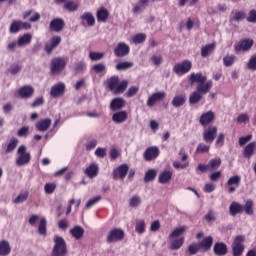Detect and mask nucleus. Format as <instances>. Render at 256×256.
Segmentation results:
<instances>
[{
	"instance_id": "26",
	"label": "nucleus",
	"mask_w": 256,
	"mask_h": 256,
	"mask_svg": "<svg viewBox=\"0 0 256 256\" xmlns=\"http://www.w3.org/2000/svg\"><path fill=\"white\" fill-rule=\"evenodd\" d=\"M11 243L8 240H0V256L11 255Z\"/></svg>"
},
{
	"instance_id": "58",
	"label": "nucleus",
	"mask_w": 256,
	"mask_h": 256,
	"mask_svg": "<svg viewBox=\"0 0 256 256\" xmlns=\"http://www.w3.org/2000/svg\"><path fill=\"white\" fill-rule=\"evenodd\" d=\"M85 69H87V64L83 61L78 62L74 67L75 73H83Z\"/></svg>"
},
{
	"instance_id": "23",
	"label": "nucleus",
	"mask_w": 256,
	"mask_h": 256,
	"mask_svg": "<svg viewBox=\"0 0 256 256\" xmlns=\"http://www.w3.org/2000/svg\"><path fill=\"white\" fill-rule=\"evenodd\" d=\"M127 117H128L127 111L125 110L118 111L112 115V121L117 124L125 123V121H127Z\"/></svg>"
},
{
	"instance_id": "63",
	"label": "nucleus",
	"mask_w": 256,
	"mask_h": 256,
	"mask_svg": "<svg viewBox=\"0 0 256 256\" xmlns=\"http://www.w3.org/2000/svg\"><path fill=\"white\" fill-rule=\"evenodd\" d=\"M137 93H139V87L132 86L128 89L125 95L126 97H133L134 95H137Z\"/></svg>"
},
{
	"instance_id": "39",
	"label": "nucleus",
	"mask_w": 256,
	"mask_h": 256,
	"mask_svg": "<svg viewBox=\"0 0 256 256\" xmlns=\"http://www.w3.org/2000/svg\"><path fill=\"white\" fill-rule=\"evenodd\" d=\"M215 50V43L208 44L206 46H202L201 48V57H209L210 53H213Z\"/></svg>"
},
{
	"instance_id": "45",
	"label": "nucleus",
	"mask_w": 256,
	"mask_h": 256,
	"mask_svg": "<svg viewBox=\"0 0 256 256\" xmlns=\"http://www.w3.org/2000/svg\"><path fill=\"white\" fill-rule=\"evenodd\" d=\"M141 205V198L138 195H134L129 199V207L137 209Z\"/></svg>"
},
{
	"instance_id": "21",
	"label": "nucleus",
	"mask_w": 256,
	"mask_h": 256,
	"mask_svg": "<svg viewBox=\"0 0 256 256\" xmlns=\"http://www.w3.org/2000/svg\"><path fill=\"white\" fill-rule=\"evenodd\" d=\"M253 47V40L245 39L234 45L235 51H249Z\"/></svg>"
},
{
	"instance_id": "56",
	"label": "nucleus",
	"mask_w": 256,
	"mask_h": 256,
	"mask_svg": "<svg viewBox=\"0 0 256 256\" xmlns=\"http://www.w3.org/2000/svg\"><path fill=\"white\" fill-rule=\"evenodd\" d=\"M29 197V192L19 194L13 201L14 203H25Z\"/></svg>"
},
{
	"instance_id": "25",
	"label": "nucleus",
	"mask_w": 256,
	"mask_h": 256,
	"mask_svg": "<svg viewBox=\"0 0 256 256\" xmlns=\"http://www.w3.org/2000/svg\"><path fill=\"white\" fill-rule=\"evenodd\" d=\"M149 5V0H139L138 4H134L132 8V13L134 15H139V13H143L145 11V7Z\"/></svg>"
},
{
	"instance_id": "59",
	"label": "nucleus",
	"mask_w": 256,
	"mask_h": 256,
	"mask_svg": "<svg viewBox=\"0 0 256 256\" xmlns=\"http://www.w3.org/2000/svg\"><path fill=\"white\" fill-rule=\"evenodd\" d=\"M100 201H101V196H96L88 200V202L86 203V209H91V207H93L94 205H97V203H99Z\"/></svg>"
},
{
	"instance_id": "46",
	"label": "nucleus",
	"mask_w": 256,
	"mask_h": 256,
	"mask_svg": "<svg viewBox=\"0 0 256 256\" xmlns=\"http://www.w3.org/2000/svg\"><path fill=\"white\" fill-rule=\"evenodd\" d=\"M245 17L246 14L244 11H235L233 16L230 18V21H235L236 23H239V21H243Z\"/></svg>"
},
{
	"instance_id": "32",
	"label": "nucleus",
	"mask_w": 256,
	"mask_h": 256,
	"mask_svg": "<svg viewBox=\"0 0 256 256\" xmlns=\"http://www.w3.org/2000/svg\"><path fill=\"white\" fill-rule=\"evenodd\" d=\"M32 40L33 35H31L30 33H26L18 38V47H25L27 45H30Z\"/></svg>"
},
{
	"instance_id": "4",
	"label": "nucleus",
	"mask_w": 256,
	"mask_h": 256,
	"mask_svg": "<svg viewBox=\"0 0 256 256\" xmlns=\"http://www.w3.org/2000/svg\"><path fill=\"white\" fill-rule=\"evenodd\" d=\"M65 67H67V59L63 57H56L51 60V63H50L51 73H60V71H63Z\"/></svg>"
},
{
	"instance_id": "7",
	"label": "nucleus",
	"mask_w": 256,
	"mask_h": 256,
	"mask_svg": "<svg viewBox=\"0 0 256 256\" xmlns=\"http://www.w3.org/2000/svg\"><path fill=\"white\" fill-rule=\"evenodd\" d=\"M193 67V64L189 60H184L181 63L176 64L173 67V72L176 75H186V73H189Z\"/></svg>"
},
{
	"instance_id": "2",
	"label": "nucleus",
	"mask_w": 256,
	"mask_h": 256,
	"mask_svg": "<svg viewBox=\"0 0 256 256\" xmlns=\"http://www.w3.org/2000/svg\"><path fill=\"white\" fill-rule=\"evenodd\" d=\"M127 85H129V82L127 80H123L122 82H119L118 76H112L107 81V87L110 91L114 93V95H120V93H125V89H127Z\"/></svg>"
},
{
	"instance_id": "41",
	"label": "nucleus",
	"mask_w": 256,
	"mask_h": 256,
	"mask_svg": "<svg viewBox=\"0 0 256 256\" xmlns=\"http://www.w3.org/2000/svg\"><path fill=\"white\" fill-rule=\"evenodd\" d=\"M38 233L42 235V237H47V219L41 218L38 226Z\"/></svg>"
},
{
	"instance_id": "44",
	"label": "nucleus",
	"mask_w": 256,
	"mask_h": 256,
	"mask_svg": "<svg viewBox=\"0 0 256 256\" xmlns=\"http://www.w3.org/2000/svg\"><path fill=\"white\" fill-rule=\"evenodd\" d=\"M201 99H203V95L200 94L197 90L194 91L190 97H189V103L191 105H196V103H199V101H201Z\"/></svg>"
},
{
	"instance_id": "47",
	"label": "nucleus",
	"mask_w": 256,
	"mask_h": 256,
	"mask_svg": "<svg viewBox=\"0 0 256 256\" xmlns=\"http://www.w3.org/2000/svg\"><path fill=\"white\" fill-rule=\"evenodd\" d=\"M157 177V170L150 169L145 173L144 181L145 183H149V181H153Z\"/></svg>"
},
{
	"instance_id": "12",
	"label": "nucleus",
	"mask_w": 256,
	"mask_h": 256,
	"mask_svg": "<svg viewBox=\"0 0 256 256\" xmlns=\"http://www.w3.org/2000/svg\"><path fill=\"white\" fill-rule=\"evenodd\" d=\"M65 83L59 82L58 84H55L50 89V95L51 97L57 98L65 95Z\"/></svg>"
},
{
	"instance_id": "13",
	"label": "nucleus",
	"mask_w": 256,
	"mask_h": 256,
	"mask_svg": "<svg viewBox=\"0 0 256 256\" xmlns=\"http://www.w3.org/2000/svg\"><path fill=\"white\" fill-rule=\"evenodd\" d=\"M239 185H241V176L236 175V176L230 177L227 181V186L229 187L228 193H235Z\"/></svg>"
},
{
	"instance_id": "10",
	"label": "nucleus",
	"mask_w": 256,
	"mask_h": 256,
	"mask_svg": "<svg viewBox=\"0 0 256 256\" xmlns=\"http://www.w3.org/2000/svg\"><path fill=\"white\" fill-rule=\"evenodd\" d=\"M217 137V126H209L207 130L203 132V139L206 143H213Z\"/></svg>"
},
{
	"instance_id": "55",
	"label": "nucleus",
	"mask_w": 256,
	"mask_h": 256,
	"mask_svg": "<svg viewBox=\"0 0 256 256\" xmlns=\"http://www.w3.org/2000/svg\"><path fill=\"white\" fill-rule=\"evenodd\" d=\"M29 133H31L29 126H23L17 132L18 137H29Z\"/></svg>"
},
{
	"instance_id": "24",
	"label": "nucleus",
	"mask_w": 256,
	"mask_h": 256,
	"mask_svg": "<svg viewBox=\"0 0 256 256\" xmlns=\"http://www.w3.org/2000/svg\"><path fill=\"white\" fill-rule=\"evenodd\" d=\"M171 179H173V172L169 170H164L158 176V183H161V185H165L169 183Z\"/></svg>"
},
{
	"instance_id": "57",
	"label": "nucleus",
	"mask_w": 256,
	"mask_h": 256,
	"mask_svg": "<svg viewBox=\"0 0 256 256\" xmlns=\"http://www.w3.org/2000/svg\"><path fill=\"white\" fill-rule=\"evenodd\" d=\"M135 231L139 235H143L145 233V221H139L136 223Z\"/></svg>"
},
{
	"instance_id": "62",
	"label": "nucleus",
	"mask_w": 256,
	"mask_h": 256,
	"mask_svg": "<svg viewBox=\"0 0 256 256\" xmlns=\"http://www.w3.org/2000/svg\"><path fill=\"white\" fill-rule=\"evenodd\" d=\"M55 184L54 183H47L44 186V191L47 195H51V193H54L55 191Z\"/></svg>"
},
{
	"instance_id": "50",
	"label": "nucleus",
	"mask_w": 256,
	"mask_h": 256,
	"mask_svg": "<svg viewBox=\"0 0 256 256\" xmlns=\"http://www.w3.org/2000/svg\"><path fill=\"white\" fill-rule=\"evenodd\" d=\"M209 169L210 171H215L216 169H219V167H221V159H212L210 160V162L208 163Z\"/></svg>"
},
{
	"instance_id": "27",
	"label": "nucleus",
	"mask_w": 256,
	"mask_h": 256,
	"mask_svg": "<svg viewBox=\"0 0 256 256\" xmlns=\"http://www.w3.org/2000/svg\"><path fill=\"white\" fill-rule=\"evenodd\" d=\"M52 120L51 118L41 119L36 123V129L40 132H45L49 127H51Z\"/></svg>"
},
{
	"instance_id": "8",
	"label": "nucleus",
	"mask_w": 256,
	"mask_h": 256,
	"mask_svg": "<svg viewBox=\"0 0 256 256\" xmlns=\"http://www.w3.org/2000/svg\"><path fill=\"white\" fill-rule=\"evenodd\" d=\"M127 173H129V165L127 164H122L116 169L113 170V179H124L127 177Z\"/></svg>"
},
{
	"instance_id": "52",
	"label": "nucleus",
	"mask_w": 256,
	"mask_h": 256,
	"mask_svg": "<svg viewBox=\"0 0 256 256\" xmlns=\"http://www.w3.org/2000/svg\"><path fill=\"white\" fill-rule=\"evenodd\" d=\"M243 211L246 215H253V201L247 200L245 205L243 206Z\"/></svg>"
},
{
	"instance_id": "42",
	"label": "nucleus",
	"mask_w": 256,
	"mask_h": 256,
	"mask_svg": "<svg viewBox=\"0 0 256 256\" xmlns=\"http://www.w3.org/2000/svg\"><path fill=\"white\" fill-rule=\"evenodd\" d=\"M212 246H213V237L211 236L205 237L200 243V247H202V249H205V251H209V249H211Z\"/></svg>"
},
{
	"instance_id": "14",
	"label": "nucleus",
	"mask_w": 256,
	"mask_h": 256,
	"mask_svg": "<svg viewBox=\"0 0 256 256\" xmlns=\"http://www.w3.org/2000/svg\"><path fill=\"white\" fill-rule=\"evenodd\" d=\"M129 51H131L129 45L125 44V42H120L114 49V55H116V57H125L129 55Z\"/></svg>"
},
{
	"instance_id": "9",
	"label": "nucleus",
	"mask_w": 256,
	"mask_h": 256,
	"mask_svg": "<svg viewBox=\"0 0 256 256\" xmlns=\"http://www.w3.org/2000/svg\"><path fill=\"white\" fill-rule=\"evenodd\" d=\"M63 27H65V20L63 18H54L49 25L50 31H54V33H61Z\"/></svg>"
},
{
	"instance_id": "20",
	"label": "nucleus",
	"mask_w": 256,
	"mask_h": 256,
	"mask_svg": "<svg viewBox=\"0 0 256 256\" xmlns=\"http://www.w3.org/2000/svg\"><path fill=\"white\" fill-rule=\"evenodd\" d=\"M81 25H88V27H93L95 25V16L91 12H84L80 16Z\"/></svg>"
},
{
	"instance_id": "33",
	"label": "nucleus",
	"mask_w": 256,
	"mask_h": 256,
	"mask_svg": "<svg viewBox=\"0 0 256 256\" xmlns=\"http://www.w3.org/2000/svg\"><path fill=\"white\" fill-rule=\"evenodd\" d=\"M96 17L99 23H107V19H109V11L105 8H101L97 11Z\"/></svg>"
},
{
	"instance_id": "49",
	"label": "nucleus",
	"mask_w": 256,
	"mask_h": 256,
	"mask_svg": "<svg viewBox=\"0 0 256 256\" xmlns=\"http://www.w3.org/2000/svg\"><path fill=\"white\" fill-rule=\"evenodd\" d=\"M103 57H105V53H103V52H93V51H91L89 53V59L91 61H101V59H103Z\"/></svg>"
},
{
	"instance_id": "61",
	"label": "nucleus",
	"mask_w": 256,
	"mask_h": 256,
	"mask_svg": "<svg viewBox=\"0 0 256 256\" xmlns=\"http://www.w3.org/2000/svg\"><path fill=\"white\" fill-rule=\"evenodd\" d=\"M41 105H45V98H43V96L36 98L34 102L31 104V107L35 109L37 107H41Z\"/></svg>"
},
{
	"instance_id": "3",
	"label": "nucleus",
	"mask_w": 256,
	"mask_h": 256,
	"mask_svg": "<svg viewBox=\"0 0 256 256\" xmlns=\"http://www.w3.org/2000/svg\"><path fill=\"white\" fill-rule=\"evenodd\" d=\"M66 254H67V243H65V239L61 236H55L52 256H63Z\"/></svg>"
},
{
	"instance_id": "1",
	"label": "nucleus",
	"mask_w": 256,
	"mask_h": 256,
	"mask_svg": "<svg viewBox=\"0 0 256 256\" xmlns=\"http://www.w3.org/2000/svg\"><path fill=\"white\" fill-rule=\"evenodd\" d=\"M31 163V153L27 150V147L22 144L16 151L15 165L16 167H25Z\"/></svg>"
},
{
	"instance_id": "29",
	"label": "nucleus",
	"mask_w": 256,
	"mask_h": 256,
	"mask_svg": "<svg viewBox=\"0 0 256 256\" xmlns=\"http://www.w3.org/2000/svg\"><path fill=\"white\" fill-rule=\"evenodd\" d=\"M183 243H185V238H172L170 239V249L171 251H177L183 247Z\"/></svg>"
},
{
	"instance_id": "15",
	"label": "nucleus",
	"mask_w": 256,
	"mask_h": 256,
	"mask_svg": "<svg viewBox=\"0 0 256 256\" xmlns=\"http://www.w3.org/2000/svg\"><path fill=\"white\" fill-rule=\"evenodd\" d=\"M165 97H167V94L164 91L155 92L148 98L147 106L153 107L158 101H163Z\"/></svg>"
},
{
	"instance_id": "38",
	"label": "nucleus",
	"mask_w": 256,
	"mask_h": 256,
	"mask_svg": "<svg viewBox=\"0 0 256 256\" xmlns=\"http://www.w3.org/2000/svg\"><path fill=\"white\" fill-rule=\"evenodd\" d=\"M187 226H180L173 230V232L169 235V239H177V237H181L185 231H187Z\"/></svg>"
},
{
	"instance_id": "17",
	"label": "nucleus",
	"mask_w": 256,
	"mask_h": 256,
	"mask_svg": "<svg viewBox=\"0 0 256 256\" xmlns=\"http://www.w3.org/2000/svg\"><path fill=\"white\" fill-rule=\"evenodd\" d=\"M159 157V148L156 146L149 147L144 152L145 161H153Z\"/></svg>"
},
{
	"instance_id": "6",
	"label": "nucleus",
	"mask_w": 256,
	"mask_h": 256,
	"mask_svg": "<svg viewBox=\"0 0 256 256\" xmlns=\"http://www.w3.org/2000/svg\"><path fill=\"white\" fill-rule=\"evenodd\" d=\"M123 239H125V231L121 228H114L107 235L108 243H117V241H123Z\"/></svg>"
},
{
	"instance_id": "18",
	"label": "nucleus",
	"mask_w": 256,
	"mask_h": 256,
	"mask_svg": "<svg viewBox=\"0 0 256 256\" xmlns=\"http://www.w3.org/2000/svg\"><path fill=\"white\" fill-rule=\"evenodd\" d=\"M35 89L33 86H23L19 89L18 95L21 97V99H31V96L34 95Z\"/></svg>"
},
{
	"instance_id": "11",
	"label": "nucleus",
	"mask_w": 256,
	"mask_h": 256,
	"mask_svg": "<svg viewBox=\"0 0 256 256\" xmlns=\"http://www.w3.org/2000/svg\"><path fill=\"white\" fill-rule=\"evenodd\" d=\"M84 174L88 179H95L99 175V164L95 162L91 163L85 168Z\"/></svg>"
},
{
	"instance_id": "64",
	"label": "nucleus",
	"mask_w": 256,
	"mask_h": 256,
	"mask_svg": "<svg viewBox=\"0 0 256 256\" xmlns=\"http://www.w3.org/2000/svg\"><path fill=\"white\" fill-rule=\"evenodd\" d=\"M65 9H67L68 11H77L78 7L77 4H75L72 1L67 2L66 4H64Z\"/></svg>"
},
{
	"instance_id": "22",
	"label": "nucleus",
	"mask_w": 256,
	"mask_h": 256,
	"mask_svg": "<svg viewBox=\"0 0 256 256\" xmlns=\"http://www.w3.org/2000/svg\"><path fill=\"white\" fill-rule=\"evenodd\" d=\"M125 107V99L123 98H114L110 102V109L111 111H119Z\"/></svg>"
},
{
	"instance_id": "53",
	"label": "nucleus",
	"mask_w": 256,
	"mask_h": 256,
	"mask_svg": "<svg viewBox=\"0 0 256 256\" xmlns=\"http://www.w3.org/2000/svg\"><path fill=\"white\" fill-rule=\"evenodd\" d=\"M145 39H147V35L143 34V33H139L136 34L133 38L132 41L133 43H135L136 45H139L141 43H144Z\"/></svg>"
},
{
	"instance_id": "31",
	"label": "nucleus",
	"mask_w": 256,
	"mask_h": 256,
	"mask_svg": "<svg viewBox=\"0 0 256 256\" xmlns=\"http://www.w3.org/2000/svg\"><path fill=\"white\" fill-rule=\"evenodd\" d=\"M229 213L232 217H235L238 213H243V205L239 202H232L229 207Z\"/></svg>"
},
{
	"instance_id": "40",
	"label": "nucleus",
	"mask_w": 256,
	"mask_h": 256,
	"mask_svg": "<svg viewBox=\"0 0 256 256\" xmlns=\"http://www.w3.org/2000/svg\"><path fill=\"white\" fill-rule=\"evenodd\" d=\"M21 27H23V22L15 20L10 24L9 33H19L21 31Z\"/></svg>"
},
{
	"instance_id": "36",
	"label": "nucleus",
	"mask_w": 256,
	"mask_h": 256,
	"mask_svg": "<svg viewBox=\"0 0 256 256\" xmlns=\"http://www.w3.org/2000/svg\"><path fill=\"white\" fill-rule=\"evenodd\" d=\"M70 235L74 237V239H81L83 235H85V229L81 226H75L74 228L70 229Z\"/></svg>"
},
{
	"instance_id": "37",
	"label": "nucleus",
	"mask_w": 256,
	"mask_h": 256,
	"mask_svg": "<svg viewBox=\"0 0 256 256\" xmlns=\"http://www.w3.org/2000/svg\"><path fill=\"white\" fill-rule=\"evenodd\" d=\"M255 147H256V143L255 142L249 143L245 147L244 157H246L247 159H251V157H253V154L255 153Z\"/></svg>"
},
{
	"instance_id": "54",
	"label": "nucleus",
	"mask_w": 256,
	"mask_h": 256,
	"mask_svg": "<svg viewBox=\"0 0 256 256\" xmlns=\"http://www.w3.org/2000/svg\"><path fill=\"white\" fill-rule=\"evenodd\" d=\"M248 71H256V54L253 55L246 64Z\"/></svg>"
},
{
	"instance_id": "35",
	"label": "nucleus",
	"mask_w": 256,
	"mask_h": 256,
	"mask_svg": "<svg viewBox=\"0 0 256 256\" xmlns=\"http://www.w3.org/2000/svg\"><path fill=\"white\" fill-rule=\"evenodd\" d=\"M185 101H187V97L185 94L176 95L172 100L173 107H183L185 105Z\"/></svg>"
},
{
	"instance_id": "30",
	"label": "nucleus",
	"mask_w": 256,
	"mask_h": 256,
	"mask_svg": "<svg viewBox=\"0 0 256 256\" xmlns=\"http://www.w3.org/2000/svg\"><path fill=\"white\" fill-rule=\"evenodd\" d=\"M214 253L218 256L227 255V244L223 242H218L214 245Z\"/></svg>"
},
{
	"instance_id": "48",
	"label": "nucleus",
	"mask_w": 256,
	"mask_h": 256,
	"mask_svg": "<svg viewBox=\"0 0 256 256\" xmlns=\"http://www.w3.org/2000/svg\"><path fill=\"white\" fill-rule=\"evenodd\" d=\"M131 67H133V62H120L116 65V69L117 71H125L127 69H131Z\"/></svg>"
},
{
	"instance_id": "28",
	"label": "nucleus",
	"mask_w": 256,
	"mask_h": 256,
	"mask_svg": "<svg viewBox=\"0 0 256 256\" xmlns=\"http://www.w3.org/2000/svg\"><path fill=\"white\" fill-rule=\"evenodd\" d=\"M190 83L193 85V83H205L207 81V76H204L201 72L198 73H191L189 76Z\"/></svg>"
},
{
	"instance_id": "51",
	"label": "nucleus",
	"mask_w": 256,
	"mask_h": 256,
	"mask_svg": "<svg viewBox=\"0 0 256 256\" xmlns=\"http://www.w3.org/2000/svg\"><path fill=\"white\" fill-rule=\"evenodd\" d=\"M235 55L233 54H228L223 58V63L225 67H231V65H233V63H235Z\"/></svg>"
},
{
	"instance_id": "5",
	"label": "nucleus",
	"mask_w": 256,
	"mask_h": 256,
	"mask_svg": "<svg viewBox=\"0 0 256 256\" xmlns=\"http://www.w3.org/2000/svg\"><path fill=\"white\" fill-rule=\"evenodd\" d=\"M245 237L237 236L232 243V255L241 256L243 251H245V246L243 245Z\"/></svg>"
},
{
	"instance_id": "34",
	"label": "nucleus",
	"mask_w": 256,
	"mask_h": 256,
	"mask_svg": "<svg viewBox=\"0 0 256 256\" xmlns=\"http://www.w3.org/2000/svg\"><path fill=\"white\" fill-rule=\"evenodd\" d=\"M213 119H215V114L213 113V111H208L202 114V116L200 117V123L204 126L209 125V123H211Z\"/></svg>"
},
{
	"instance_id": "19",
	"label": "nucleus",
	"mask_w": 256,
	"mask_h": 256,
	"mask_svg": "<svg viewBox=\"0 0 256 256\" xmlns=\"http://www.w3.org/2000/svg\"><path fill=\"white\" fill-rule=\"evenodd\" d=\"M211 87H213V81L208 80V81L201 82L200 84H198L196 87V91L200 95H207V93H209V91H211Z\"/></svg>"
},
{
	"instance_id": "43",
	"label": "nucleus",
	"mask_w": 256,
	"mask_h": 256,
	"mask_svg": "<svg viewBox=\"0 0 256 256\" xmlns=\"http://www.w3.org/2000/svg\"><path fill=\"white\" fill-rule=\"evenodd\" d=\"M17 145H19V140L17 138H11L7 144L5 153H13L17 149Z\"/></svg>"
},
{
	"instance_id": "60",
	"label": "nucleus",
	"mask_w": 256,
	"mask_h": 256,
	"mask_svg": "<svg viewBox=\"0 0 256 256\" xmlns=\"http://www.w3.org/2000/svg\"><path fill=\"white\" fill-rule=\"evenodd\" d=\"M92 69L96 73H105L107 66H105V64H103V63H99V64H95L92 67Z\"/></svg>"
},
{
	"instance_id": "16",
	"label": "nucleus",
	"mask_w": 256,
	"mask_h": 256,
	"mask_svg": "<svg viewBox=\"0 0 256 256\" xmlns=\"http://www.w3.org/2000/svg\"><path fill=\"white\" fill-rule=\"evenodd\" d=\"M60 44H61V36H53L50 39V43L45 45L46 53H48V55H51V53H53L56 47H59Z\"/></svg>"
}]
</instances>
